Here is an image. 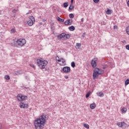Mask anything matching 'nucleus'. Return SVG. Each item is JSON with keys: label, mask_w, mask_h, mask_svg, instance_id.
Here are the masks:
<instances>
[{"label": "nucleus", "mask_w": 129, "mask_h": 129, "mask_svg": "<svg viewBox=\"0 0 129 129\" xmlns=\"http://www.w3.org/2000/svg\"><path fill=\"white\" fill-rule=\"evenodd\" d=\"M46 115L43 114L41 115L39 118H37L35 120L34 125L36 129L44 128L45 122H46Z\"/></svg>", "instance_id": "1"}, {"label": "nucleus", "mask_w": 129, "mask_h": 129, "mask_svg": "<svg viewBox=\"0 0 129 129\" xmlns=\"http://www.w3.org/2000/svg\"><path fill=\"white\" fill-rule=\"evenodd\" d=\"M26 41L25 39L20 38L17 40L16 44H11L12 47H16L17 48H22L24 47L26 44Z\"/></svg>", "instance_id": "2"}, {"label": "nucleus", "mask_w": 129, "mask_h": 129, "mask_svg": "<svg viewBox=\"0 0 129 129\" xmlns=\"http://www.w3.org/2000/svg\"><path fill=\"white\" fill-rule=\"evenodd\" d=\"M103 73H104V71L101 69L96 68L94 70L93 79H97L98 78V76H99V75H101V74H103Z\"/></svg>", "instance_id": "3"}, {"label": "nucleus", "mask_w": 129, "mask_h": 129, "mask_svg": "<svg viewBox=\"0 0 129 129\" xmlns=\"http://www.w3.org/2000/svg\"><path fill=\"white\" fill-rule=\"evenodd\" d=\"M37 64L40 69H45V67L47 64H48V61L43 59L42 58H38L37 59Z\"/></svg>", "instance_id": "4"}, {"label": "nucleus", "mask_w": 129, "mask_h": 129, "mask_svg": "<svg viewBox=\"0 0 129 129\" xmlns=\"http://www.w3.org/2000/svg\"><path fill=\"white\" fill-rule=\"evenodd\" d=\"M29 19L30 20L27 21V24L28 26L31 27V26H33V25H34V23H35V18L33 16H30Z\"/></svg>", "instance_id": "5"}, {"label": "nucleus", "mask_w": 129, "mask_h": 129, "mask_svg": "<svg viewBox=\"0 0 129 129\" xmlns=\"http://www.w3.org/2000/svg\"><path fill=\"white\" fill-rule=\"evenodd\" d=\"M97 60H98V58H94L92 59L91 60V66L93 67V68H95L96 66H97V64L96 62H97Z\"/></svg>", "instance_id": "6"}, {"label": "nucleus", "mask_w": 129, "mask_h": 129, "mask_svg": "<svg viewBox=\"0 0 129 129\" xmlns=\"http://www.w3.org/2000/svg\"><path fill=\"white\" fill-rule=\"evenodd\" d=\"M19 107L20 108H28V107H29V105L28 104H24L23 102H20Z\"/></svg>", "instance_id": "7"}, {"label": "nucleus", "mask_w": 129, "mask_h": 129, "mask_svg": "<svg viewBox=\"0 0 129 129\" xmlns=\"http://www.w3.org/2000/svg\"><path fill=\"white\" fill-rule=\"evenodd\" d=\"M70 70H71V69H70L69 67H64L62 68V71L64 72V73H69Z\"/></svg>", "instance_id": "8"}, {"label": "nucleus", "mask_w": 129, "mask_h": 129, "mask_svg": "<svg viewBox=\"0 0 129 129\" xmlns=\"http://www.w3.org/2000/svg\"><path fill=\"white\" fill-rule=\"evenodd\" d=\"M64 25H66V26H68V25H72V20L68 19L65 21Z\"/></svg>", "instance_id": "9"}, {"label": "nucleus", "mask_w": 129, "mask_h": 129, "mask_svg": "<svg viewBox=\"0 0 129 129\" xmlns=\"http://www.w3.org/2000/svg\"><path fill=\"white\" fill-rule=\"evenodd\" d=\"M62 38H65V33H62L57 36V39L58 40H61Z\"/></svg>", "instance_id": "10"}, {"label": "nucleus", "mask_w": 129, "mask_h": 129, "mask_svg": "<svg viewBox=\"0 0 129 129\" xmlns=\"http://www.w3.org/2000/svg\"><path fill=\"white\" fill-rule=\"evenodd\" d=\"M23 94H19L17 95V99L18 101H22Z\"/></svg>", "instance_id": "11"}, {"label": "nucleus", "mask_w": 129, "mask_h": 129, "mask_svg": "<svg viewBox=\"0 0 129 129\" xmlns=\"http://www.w3.org/2000/svg\"><path fill=\"white\" fill-rule=\"evenodd\" d=\"M108 65H109V62L108 61H106L104 65H103L102 66V68L103 69H105L106 68H107V67H108Z\"/></svg>", "instance_id": "12"}, {"label": "nucleus", "mask_w": 129, "mask_h": 129, "mask_svg": "<svg viewBox=\"0 0 129 129\" xmlns=\"http://www.w3.org/2000/svg\"><path fill=\"white\" fill-rule=\"evenodd\" d=\"M97 94L98 96H100V97H103L104 96V94L102 92L97 93Z\"/></svg>", "instance_id": "13"}, {"label": "nucleus", "mask_w": 129, "mask_h": 129, "mask_svg": "<svg viewBox=\"0 0 129 129\" xmlns=\"http://www.w3.org/2000/svg\"><path fill=\"white\" fill-rule=\"evenodd\" d=\"M124 123H125L124 122H118V123H117V125L119 127H122V126H123V124H124Z\"/></svg>", "instance_id": "14"}, {"label": "nucleus", "mask_w": 129, "mask_h": 129, "mask_svg": "<svg viewBox=\"0 0 129 129\" xmlns=\"http://www.w3.org/2000/svg\"><path fill=\"white\" fill-rule=\"evenodd\" d=\"M90 108L91 109H94L96 107V104L95 103H93L90 105Z\"/></svg>", "instance_id": "15"}, {"label": "nucleus", "mask_w": 129, "mask_h": 129, "mask_svg": "<svg viewBox=\"0 0 129 129\" xmlns=\"http://www.w3.org/2000/svg\"><path fill=\"white\" fill-rule=\"evenodd\" d=\"M70 31H74L75 30V27L74 26H72L69 27Z\"/></svg>", "instance_id": "16"}, {"label": "nucleus", "mask_w": 129, "mask_h": 129, "mask_svg": "<svg viewBox=\"0 0 129 129\" xmlns=\"http://www.w3.org/2000/svg\"><path fill=\"white\" fill-rule=\"evenodd\" d=\"M27 99H28V96L22 95V101Z\"/></svg>", "instance_id": "17"}, {"label": "nucleus", "mask_w": 129, "mask_h": 129, "mask_svg": "<svg viewBox=\"0 0 129 129\" xmlns=\"http://www.w3.org/2000/svg\"><path fill=\"white\" fill-rule=\"evenodd\" d=\"M57 21H58V22H60L61 23H63V22H64V19H61L60 17H58Z\"/></svg>", "instance_id": "18"}, {"label": "nucleus", "mask_w": 129, "mask_h": 129, "mask_svg": "<svg viewBox=\"0 0 129 129\" xmlns=\"http://www.w3.org/2000/svg\"><path fill=\"white\" fill-rule=\"evenodd\" d=\"M11 32L12 34H15V33H16V28H12L11 29Z\"/></svg>", "instance_id": "19"}, {"label": "nucleus", "mask_w": 129, "mask_h": 129, "mask_svg": "<svg viewBox=\"0 0 129 129\" xmlns=\"http://www.w3.org/2000/svg\"><path fill=\"white\" fill-rule=\"evenodd\" d=\"M127 110V109H126V108H123L121 110V112L124 113H125V112H126Z\"/></svg>", "instance_id": "20"}, {"label": "nucleus", "mask_w": 129, "mask_h": 129, "mask_svg": "<svg viewBox=\"0 0 129 129\" xmlns=\"http://www.w3.org/2000/svg\"><path fill=\"white\" fill-rule=\"evenodd\" d=\"M106 13L107 14V15H110V14H111V10L107 9V10L106 12Z\"/></svg>", "instance_id": "21"}, {"label": "nucleus", "mask_w": 129, "mask_h": 129, "mask_svg": "<svg viewBox=\"0 0 129 129\" xmlns=\"http://www.w3.org/2000/svg\"><path fill=\"white\" fill-rule=\"evenodd\" d=\"M90 91L88 92L86 95V98H88L89 97V96H90Z\"/></svg>", "instance_id": "22"}, {"label": "nucleus", "mask_w": 129, "mask_h": 129, "mask_svg": "<svg viewBox=\"0 0 129 129\" xmlns=\"http://www.w3.org/2000/svg\"><path fill=\"white\" fill-rule=\"evenodd\" d=\"M69 18L71 19H74V14H70L69 15Z\"/></svg>", "instance_id": "23"}, {"label": "nucleus", "mask_w": 129, "mask_h": 129, "mask_svg": "<svg viewBox=\"0 0 129 129\" xmlns=\"http://www.w3.org/2000/svg\"><path fill=\"white\" fill-rule=\"evenodd\" d=\"M124 83H125V85H128V84H129V79H127V80H126Z\"/></svg>", "instance_id": "24"}, {"label": "nucleus", "mask_w": 129, "mask_h": 129, "mask_svg": "<svg viewBox=\"0 0 129 129\" xmlns=\"http://www.w3.org/2000/svg\"><path fill=\"white\" fill-rule=\"evenodd\" d=\"M65 38H66V39H69V38H70V35L68 34H66L65 33Z\"/></svg>", "instance_id": "25"}, {"label": "nucleus", "mask_w": 129, "mask_h": 129, "mask_svg": "<svg viewBox=\"0 0 129 129\" xmlns=\"http://www.w3.org/2000/svg\"><path fill=\"white\" fill-rule=\"evenodd\" d=\"M5 78L7 80H10V78L9 75H6L5 77Z\"/></svg>", "instance_id": "26"}, {"label": "nucleus", "mask_w": 129, "mask_h": 129, "mask_svg": "<svg viewBox=\"0 0 129 129\" xmlns=\"http://www.w3.org/2000/svg\"><path fill=\"white\" fill-rule=\"evenodd\" d=\"M84 127H85L86 128H89V125L88 124H84Z\"/></svg>", "instance_id": "27"}, {"label": "nucleus", "mask_w": 129, "mask_h": 129, "mask_svg": "<svg viewBox=\"0 0 129 129\" xmlns=\"http://www.w3.org/2000/svg\"><path fill=\"white\" fill-rule=\"evenodd\" d=\"M71 66L72 67H73V68H74V67H75V62L74 61L72 62Z\"/></svg>", "instance_id": "28"}, {"label": "nucleus", "mask_w": 129, "mask_h": 129, "mask_svg": "<svg viewBox=\"0 0 129 129\" xmlns=\"http://www.w3.org/2000/svg\"><path fill=\"white\" fill-rule=\"evenodd\" d=\"M63 7L64 8H67L68 7V3H63Z\"/></svg>", "instance_id": "29"}, {"label": "nucleus", "mask_w": 129, "mask_h": 129, "mask_svg": "<svg viewBox=\"0 0 129 129\" xmlns=\"http://www.w3.org/2000/svg\"><path fill=\"white\" fill-rule=\"evenodd\" d=\"M76 46H77L78 49H79V47H80L81 46V44L77 43Z\"/></svg>", "instance_id": "30"}, {"label": "nucleus", "mask_w": 129, "mask_h": 129, "mask_svg": "<svg viewBox=\"0 0 129 129\" xmlns=\"http://www.w3.org/2000/svg\"><path fill=\"white\" fill-rule=\"evenodd\" d=\"M69 10H72L73 9H74V7L72 6V5H70V6L69 8Z\"/></svg>", "instance_id": "31"}, {"label": "nucleus", "mask_w": 129, "mask_h": 129, "mask_svg": "<svg viewBox=\"0 0 129 129\" xmlns=\"http://www.w3.org/2000/svg\"><path fill=\"white\" fill-rule=\"evenodd\" d=\"M93 2L95 4H97V3L99 2V0H93Z\"/></svg>", "instance_id": "32"}, {"label": "nucleus", "mask_w": 129, "mask_h": 129, "mask_svg": "<svg viewBox=\"0 0 129 129\" xmlns=\"http://www.w3.org/2000/svg\"><path fill=\"white\" fill-rule=\"evenodd\" d=\"M17 12H18V10H16V9H13V10L12 11V12L14 13H17Z\"/></svg>", "instance_id": "33"}, {"label": "nucleus", "mask_w": 129, "mask_h": 129, "mask_svg": "<svg viewBox=\"0 0 129 129\" xmlns=\"http://www.w3.org/2000/svg\"><path fill=\"white\" fill-rule=\"evenodd\" d=\"M113 28H114V30H116V29H117V26L114 25Z\"/></svg>", "instance_id": "34"}, {"label": "nucleus", "mask_w": 129, "mask_h": 129, "mask_svg": "<svg viewBox=\"0 0 129 129\" xmlns=\"http://www.w3.org/2000/svg\"><path fill=\"white\" fill-rule=\"evenodd\" d=\"M126 49H127V50H129V44L126 45Z\"/></svg>", "instance_id": "35"}, {"label": "nucleus", "mask_w": 129, "mask_h": 129, "mask_svg": "<svg viewBox=\"0 0 129 129\" xmlns=\"http://www.w3.org/2000/svg\"><path fill=\"white\" fill-rule=\"evenodd\" d=\"M30 66L31 67H32L33 68H35V65H34V64H31V65H30Z\"/></svg>", "instance_id": "36"}, {"label": "nucleus", "mask_w": 129, "mask_h": 129, "mask_svg": "<svg viewBox=\"0 0 129 129\" xmlns=\"http://www.w3.org/2000/svg\"><path fill=\"white\" fill-rule=\"evenodd\" d=\"M30 14H31V11H30L28 13H27L26 15H30Z\"/></svg>", "instance_id": "37"}, {"label": "nucleus", "mask_w": 129, "mask_h": 129, "mask_svg": "<svg viewBox=\"0 0 129 129\" xmlns=\"http://www.w3.org/2000/svg\"><path fill=\"white\" fill-rule=\"evenodd\" d=\"M61 62H62V63L63 64V63H65V62H66V61L65 60V59H64V60H62Z\"/></svg>", "instance_id": "38"}, {"label": "nucleus", "mask_w": 129, "mask_h": 129, "mask_svg": "<svg viewBox=\"0 0 129 129\" xmlns=\"http://www.w3.org/2000/svg\"><path fill=\"white\" fill-rule=\"evenodd\" d=\"M82 37H83V38H84V37H85V33H83Z\"/></svg>", "instance_id": "39"}, {"label": "nucleus", "mask_w": 129, "mask_h": 129, "mask_svg": "<svg viewBox=\"0 0 129 129\" xmlns=\"http://www.w3.org/2000/svg\"><path fill=\"white\" fill-rule=\"evenodd\" d=\"M64 78H65L66 79H68V76H64Z\"/></svg>", "instance_id": "40"}, {"label": "nucleus", "mask_w": 129, "mask_h": 129, "mask_svg": "<svg viewBox=\"0 0 129 129\" xmlns=\"http://www.w3.org/2000/svg\"><path fill=\"white\" fill-rule=\"evenodd\" d=\"M73 2H74V0H71V3L72 5L73 4Z\"/></svg>", "instance_id": "41"}, {"label": "nucleus", "mask_w": 129, "mask_h": 129, "mask_svg": "<svg viewBox=\"0 0 129 129\" xmlns=\"http://www.w3.org/2000/svg\"><path fill=\"white\" fill-rule=\"evenodd\" d=\"M84 18H82L81 22H84Z\"/></svg>", "instance_id": "42"}, {"label": "nucleus", "mask_w": 129, "mask_h": 129, "mask_svg": "<svg viewBox=\"0 0 129 129\" xmlns=\"http://www.w3.org/2000/svg\"><path fill=\"white\" fill-rule=\"evenodd\" d=\"M127 5L129 7V0L127 2Z\"/></svg>", "instance_id": "43"}, {"label": "nucleus", "mask_w": 129, "mask_h": 129, "mask_svg": "<svg viewBox=\"0 0 129 129\" xmlns=\"http://www.w3.org/2000/svg\"><path fill=\"white\" fill-rule=\"evenodd\" d=\"M57 62H61V59H57Z\"/></svg>", "instance_id": "44"}, {"label": "nucleus", "mask_w": 129, "mask_h": 129, "mask_svg": "<svg viewBox=\"0 0 129 129\" xmlns=\"http://www.w3.org/2000/svg\"><path fill=\"white\" fill-rule=\"evenodd\" d=\"M2 124H1V123H0V129H2Z\"/></svg>", "instance_id": "45"}, {"label": "nucleus", "mask_w": 129, "mask_h": 129, "mask_svg": "<svg viewBox=\"0 0 129 129\" xmlns=\"http://www.w3.org/2000/svg\"><path fill=\"white\" fill-rule=\"evenodd\" d=\"M60 61H61V60H64V59L61 57V58H60Z\"/></svg>", "instance_id": "46"}, {"label": "nucleus", "mask_w": 129, "mask_h": 129, "mask_svg": "<svg viewBox=\"0 0 129 129\" xmlns=\"http://www.w3.org/2000/svg\"><path fill=\"white\" fill-rule=\"evenodd\" d=\"M25 78H26V79H27V78H28V76H26Z\"/></svg>", "instance_id": "47"}, {"label": "nucleus", "mask_w": 129, "mask_h": 129, "mask_svg": "<svg viewBox=\"0 0 129 129\" xmlns=\"http://www.w3.org/2000/svg\"><path fill=\"white\" fill-rule=\"evenodd\" d=\"M15 17H16V15H14V18H15Z\"/></svg>", "instance_id": "48"}]
</instances>
